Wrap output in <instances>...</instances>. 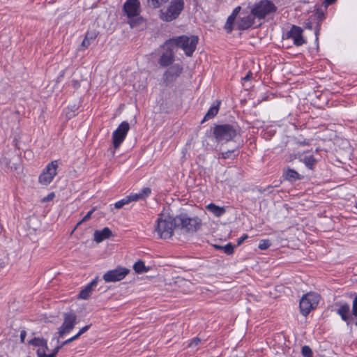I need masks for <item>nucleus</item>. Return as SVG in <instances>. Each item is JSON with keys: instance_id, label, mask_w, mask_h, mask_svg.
Returning a JSON list of instances; mask_svg holds the SVG:
<instances>
[{"instance_id": "b1692460", "label": "nucleus", "mask_w": 357, "mask_h": 357, "mask_svg": "<svg viewBox=\"0 0 357 357\" xmlns=\"http://www.w3.org/2000/svg\"><path fill=\"white\" fill-rule=\"evenodd\" d=\"M208 211L213 213L216 217H220L225 213V209L223 207H220L214 204H210L206 206Z\"/></svg>"}, {"instance_id": "6ab92c4d", "label": "nucleus", "mask_w": 357, "mask_h": 357, "mask_svg": "<svg viewBox=\"0 0 357 357\" xmlns=\"http://www.w3.org/2000/svg\"><path fill=\"white\" fill-rule=\"evenodd\" d=\"M10 94L11 91L8 84L0 81V102H6L10 98Z\"/></svg>"}, {"instance_id": "49530a36", "label": "nucleus", "mask_w": 357, "mask_h": 357, "mask_svg": "<svg viewBox=\"0 0 357 357\" xmlns=\"http://www.w3.org/2000/svg\"><path fill=\"white\" fill-rule=\"evenodd\" d=\"M80 336H81V335H80L79 333H77L75 335H74L73 337H70V340H72V342H73V341H74V340H75L78 339V338H79V337H80Z\"/></svg>"}, {"instance_id": "bb28decb", "label": "nucleus", "mask_w": 357, "mask_h": 357, "mask_svg": "<svg viewBox=\"0 0 357 357\" xmlns=\"http://www.w3.org/2000/svg\"><path fill=\"white\" fill-rule=\"evenodd\" d=\"M301 161L310 169H312L316 163V160L312 155H305L301 159Z\"/></svg>"}, {"instance_id": "2eb2a0df", "label": "nucleus", "mask_w": 357, "mask_h": 357, "mask_svg": "<svg viewBox=\"0 0 357 357\" xmlns=\"http://www.w3.org/2000/svg\"><path fill=\"white\" fill-rule=\"evenodd\" d=\"M335 305L338 307L336 310L337 314L349 325L354 317V315H351V312L350 313L349 304L344 302H336Z\"/></svg>"}, {"instance_id": "c9c22d12", "label": "nucleus", "mask_w": 357, "mask_h": 357, "mask_svg": "<svg viewBox=\"0 0 357 357\" xmlns=\"http://www.w3.org/2000/svg\"><path fill=\"white\" fill-rule=\"evenodd\" d=\"M351 315L357 317V295L354 297L352 302Z\"/></svg>"}, {"instance_id": "2f4dec72", "label": "nucleus", "mask_w": 357, "mask_h": 357, "mask_svg": "<svg viewBox=\"0 0 357 357\" xmlns=\"http://www.w3.org/2000/svg\"><path fill=\"white\" fill-rule=\"evenodd\" d=\"M96 211V207L93 208L91 211H89L87 214L77 224L75 228H77L79 225H81L82 222L88 221L91 217L93 213Z\"/></svg>"}, {"instance_id": "58836bf2", "label": "nucleus", "mask_w": 357, "mask_h": 357, "mask_svg": "<svg viewBox=\"0 0 357 357\" xmlns=\"http://www.w3.org/2000/svg\"><path fill=\"white\" fill-rule=\"evenodd\" d=\"M336 0H324L323 2V6H324V9H326V8L335 3Z\"/></svg>"}, {"instance_id": "f03ea898", "label": "nucleus", "mask_w": 357, "mask_h": 357, "mask_svg": "<svg viewBox=\"0 0 357 357\" xmlns=\"http://www.w3.org/2000/svg\"><path fill=\"white\" fill-rule=\"evenodd\" d=\"M278 7L275 3L270 0H260L255 3L251 10L250 15L253 18H256L259 20H273V15L276 13ZM251 17H248V20L242 19L241 22H250ZM253 21L254 19H252Z\"/></svg>"}, {"instance_id": "a211bd4d", "label": "nucleus", "mask_w": 357, "mask_h": 357, "mask_svg": "<svg viewBox=\"0 0 357 357\" xmlns=\"http://www.w3.org/2000/svg\"><path fill=\"white\" fill-rule=\"evenodd\" d=\"M98 278H96L94 280H93L89 284H88L84 289H82L79 294V298L82 299H87L94 288L96 287L98 284Z\"/></svg>"}, {"instance_id": "79ce46f5", "label": "nucleus", "mask_w": 357, "mask_h": 357, "mask_svg": "<svg viewBox=\"0 0 357 357\" xmlns=\"http://www.w3.org/2000/svg\"><path fill=\"white\" fill-rule=\"evenodd\" d=\"M26 335V333L25 331H22L20 333V340L22 342H24L25 337Z\"/></svg>"}, {"instance_id": "ea45409f", "label": "nucleus", "mask_w": 357, "mask_h": 357, "mask_svg": "<svg viewBox=\"0 0 357 357\" xmlns=\"http://www.w3.org/2000/svg\"><path fill=\"white\" fill-rule=\"evenodd\" d=\"M91 324L89 325H86L85 326H84L83 328H82L78 332L81 335L84 333L85 332H86L91 327Z\"/></svg>"}, {"instance_id": "412c9836", "label": "nucleus", "mask_w": 357, "mask_h": 357, "mask_svg": "<svg viewBox=\"0 0 357 357\" xmlns=\"http://www.w3.org/2000/svg\"><path fill=\"white\" fill-rule=\"evenodd\" d=\"M98 33L95 30L88 31L86 33L84 40L81 43L79 50H81L82 48H87L91 45V42L96 38Z\"/></svg>"}, {"instance_id": "dca6fc26", "label": "nucleus", "mask_w": 357, "mask_h": 357, "mask_svg": "<svg viewBox=\"0 0 357 357\" xmlns=\"http://www.w3.org/2000/svg\"><path fill=\"white\" fill-rule=\"evenodd\" d=\"M287 38H291L294 40V44L296 46L306 43V40L303 36V29L296 25H293L290 31L287 33Z\"/></svg>"}, {"instance_id": "09e8293b", "label": "nucleus", "mask_w": 357, "mask_h": 357, "mask_svg": "<svg viewBox=\"0 0 357 357\" xmlns=\"http://www.w3.org/2000/svg\"><path fill=\"white\" fill-rule=\"evenodd\" d=\"M318 31H319V29H317L316 31H315V34L317 36L318 34Z\"/></svg>"}, {"instance_id": "1a4fd4ad", "label": "nucleus", "mask_w": 357, "mask_h": 357, "mask_svg": "<svg viewBox=\"0 0 357 357\" xmlns=\"http://www.w3.org/2000/svg\"><path fill=\"white\" fill-rule=\"evenodd\" d=\"M63 322L58 329L59 337H63L65 335L68 334L77 324V315L75 312H66L63 314Z\"/></svg>"}, {"instance_id": "3c124183", "label": "nucleus", "mask_w": 357, "mask_h": 357, "mask_svg": "<svg viewBox=\"0 0 357 357\" xmlns=\"http://www.w3.org/2000/svg\"><path fill=\"white\" fill-rule=\"evenodd\" d=\"M355 207L357 208V203L356 204Z\"/></svg>"}, {"instance_id": "f3484780", "label": "nucleus", "mask_w": 357, "mask_h": 357, "mask_svg": "<svg viewBox=\"0 0 357 357\" xmlns=\"http://www.w3.org/2000/svg\"><path fill=\"white\" fill-rule=\"evenodd\" d=\"M151 192V190L150 188H143L139 193H132L128 196L129 199V202H137L140 199H144L147 197Z\"/></svg>"}, {"instance_id": "393cba45", "label": "nucleus", "mask_w": 357, "mask_h": 357, "mask_svg": "<svg viewBox=\"0 0 357 357\" xmlns=\"http://www.w3.org/2000/svg\"><path fill=\"white\" fill-rule=\"evenodd\" d=\"M220 102H218L216 105H213L212 107H211V108L208 110L207 113L204 116L202 123H203L205 121H207V120H208L210 119H212V118H213L214 116H216V114H218V110H219V105H220Z\"/></svg>"}, {"instance_id": "39448f33", "label": "nucleus", "mask_w": 357, "mask_h": 357, "mask_svg": "<svg viewBox=\"0 0 357 357\" xmlns=\"http://www.w3.org/2000/svg\"><path fill=\"white\" fill-rule=\"evenodd\" d=\"M183 0H172L167 8L161 10L160 18L166 22L176 20L184 8Z\"/></svg>"}, {"instance_id": "a878e982", "label": "nucleus", "mask_w": 357, "mask_h": 357, "mask_svg": "<svg viewBox=\"0 0 357 357\" xmlns=\"http://www.w3.org/2000/svg\"><path fill=\"white\" fill-rule=\"evenodd\" d=\"M133 268L137 273H146L149 270V268H146L144 261L141 260H139L134 264Z\"/></svg>"}, {"instance_id": "c85d7f7f", "label": "nucleus", "mask_w": 357, "mask_h": 357, "mask_svg": "<svg viewBox=\"0 0 357 357\" xmlns=\"http://www.w3.org/2000/svg\"><path fill=\"white\" fill-rule=\"evenodd\" d=\"M217 249H222L227 255H231L234 252V246L231 243H228L225 246L215 245Z\"/></svg>"}, {"instance_id": "e433bc0d", "label": "nucleus", "mask_w": 357, "mask_h": 357, "mask_svg": "<svg viewBox=\"0 0 357 357\" xmlns=\"http://www.w3.org/2000/svg\"><path fill=\"white\" fill-rule=\"evenodd\" d=\"M201 342V340L198 337L193 338L191 342L189 343L188 347H197L199 343Z\"/></svg>"}, {"instance_id": "4468645a", "label": "nucleus", "mask_w": 357, "mask_h": 357, "mask_svg": "<svg viewBox=\"0 0 357 357\" xmlns=\"http://www.w3.org/2000/svg\"><path fill=\"white\" fill-rule=\"evenodd\" d=\"M140 3L139 0H127L123 6V10L129 19L139 15Z\"/></svg>"}, {"instance_id": "a19ab883", "label": "nucleus", "mask_w": 357, "mask_h": 357, "mask_svg": "<svg viewBox=\"0 0 357 357\" xmlns=\"http://www.w3.org/2000/svg\"><path fill=\"white\" fill-rule=\"evenodd\" d=\"M54 197V193L52 192V193L49 194L47 197H44L43 199V202H48L50 200H52Z\"/></svg>"}, {"instance_id": "0eeeda50", "label": "nucleus", "mask_w": 357, "mask_h": 357, "mask_svg": "<svg viewBox=\"0 0 357 357\" xmlns=\"http://www.w3.org/2000/svg\"><path fill=\"white\" fill-rule=\"evenodd\" d=\"M319 301V296L316 293L305 294L300 301V310L303 315L307 316L310 311L315 308Z\"/></svg>"}, {"instance_id": "9d476101", "label": "nucleus", "mask_w": 357, "mask_h": 357, "mask_svg": "<svg viewBox=\"0 0 357 357\" xmlns=\"http://www.w3.org/2000/svg\"><path fill=\"white\" fill-rule=\"evenodd\" d=\"M183 72L180 63H174L167 68L162 75V81L166 86L172 85Z\"/></svg>"}, {"instance_id": "4c0bfd02", "label": "nucleus", "mask_w": 357, "mask_h": 357, "mask_svg": "<svg viewBox=\"0 0 357 357\" xmlns=\"http://www.w3.org/2000/svg\"><path fill=\"white\" fill-rule=\"evenodd\" d=\"M234 152V150H232V151H225V152H222L221 153L222 155V157L223 158H229L231 157V154Z\"/></svg>"}, {"instance_id": "37998d69", "label": "nucleus", "mask_w": 357, "mask_h": 357, "mask_svg": "<svg viewBox=\"0 0 357 357\" xmlns=\"http://www.w3.org/2000/svg\"><path fill=\"white\" fill-rule=\"evenodd\" d=\"M252 73L248 72V73L243 78L244 81H249L251 79L252 77Z\"/></svg>"}, {"instance_id": "473e14b6", "label": "nucleus", "mask_w": 357, "mask_h": 357, "mask_svg": "<svg viewBox=\"0 0 357 357\" xmlns=\"http://www.w3.org/2000/svg\"><path fill=\"white\" fill-rule=\"evenodd\" d=\"M129 203H130L129 199L128 198V196H127L125 198L122 199L121 200L116 202L114 204V206L116 208L119 209V208H122L124 205L128 204Z\"/></svg>"}, {"instance_id": "9b49d317", "label": "nucleus", "mask_w": 357, "mask_h": 357, "mask_svg": "<svg viewBox=\"0 0 357 357\" xmlns=\"http://www.w3.org/2000/svg\"><path fill=\"white\" fill-rule=\"evenodd\" d=\"M129 129V123L127 121H123L119 126L118 128L113 132L112 142L115 149H118L123 142Z\"/></svg>"}, {"instance_id": "ddd939ff", "label": "nucleus", "mask_w": 357, "mask_h": 357, "mask_svg": "<svg viewBox=\"0 0 357 357\" xmlns=\"http://www.w3.org/2000/svg\"><path fill=\"white\" fill-rule=\"evenodd\" d=\"M56 161L50 163L39 176V182L43 185L50 184L56 174Z\"/></svg>"}, {"instance_id": "8fccbe9b", "label": "nucleus", "mask_w": 357, "mask_h": 357, "mask_svg": "<svg viewBox=\"0 0 357 357\" xmlns=\"http://www.w3.org/2000/svg\"><path fill=\"white\" fill-rule=\"evenodd\" d=\"M259 25H260V24L257 26H254V28H257Z\"/></svg>"}, {"instance_id": "5701e85b", "label": "nucleus", "mask_w": 357, "mask_h": 357, "mask_svg": "<svg viewBox=\"0 0 357 357\" xmlns=\"http://www.w3.org/2000/svg\"><path fill=\"white\" fill-rule=\"evenodd\" d=\"M284 176L286 180L289 181H295L296 180L301 179V176L300 174L294 169H287L284 172Z\"/></svg>"}, {"instance_id": "f257e3e1", "label": "nucleus", "mask_w": 357, "mask_h": 357, "mask_svg": "<svg viewBox=\"0 0 357 357\" xmlns=\"http://www.w3.org/2000/svg\"><path fill=\"white\" fill-rule=\"evenodd\" d=\"M198 43V37L192 36H181L167 40L160 45L162 50L158 59V64L161 67H167L172 65L175 59V52L177 47L183 49L188 56H191L195 52Z\"/></svg>"}, {"instance_id": "6e6552de", "label": "nucleus", "mask_w": 357, "mask_h": 357, "mask_svg": "<svg viewBox=\"0 0 357 357\" xmlns=\"http://www.w3.org/2000/svg\"><path fill=\"white\" fill-rule=\"evenodd\" d=\"M29 344L38 347L37 350L38 357H55L59 349L61 348V346H57L52 353L47 354L46 351H47L49 349L45 340L34 337L29 340Z\"/></svg>"}, {"instance_id": "c03bdc74", "label": "nucleus", "mask_w": 357, "mask_h": 357, "mask_svg": "<svg viewBox=\"0 0 357 357\" xmlns=\"http://www.w3.org/2000/svg\"><path fill=\"white\" fill-rule=\"evenodd\" d=\"M247 238H248V235L245 234L243 236H242L241 238H240L238 240L237 244H238V245L241 244V243H242V242H243V241H245Z\"/></svg>"}, {"instance_id": "c756f323", "label": "nucleus", "mask_w": 357, "mask_h": 357, "mask_svg": "<svg viewBox=\"0 0 357 357\" xmlns=\"http://www.w3.org/2000/svg\"><path fill=\"white\" fill-rule=\"evenodd\" d=\"M314 16L319 21H322L325 19L324 9L318 8L314 13Z\"/></svg>"}, {"instance_id": "de8ad7c7", "label": "nucleus", "mask_w": 357, "mask_h": 357, "mask_svg": "<svg viewBox=\"0 0 357 357\" xmlns=\"http://www.w3.org/2000/svg\"><path fill=\"white\" fill-rule=\"evenodd\" d=\"M135 24L130 23V27H131V28H133Z\"/></svg>"}, {"instance_id": "a18cd8bd", "label": "nucleus", "mask_w": 357, "mask_h": 357, "mask_svg": "<svg viewBox=\"0 0 357 357\" xmlns=\"http://www.w3.org/2000/svg\"><path fill=\"white\" fill-rule=\"evenodd\" d=\"M70 342H72V340H70V338H69V339H68L67 340H66V341L63 342L61 343V344H60L59 346H61V347H63L64 345H66V344H69V343H70Z\"/></svg>"}, {"instance_id": "7c9ffc66", "label": "nucleus", "mask_w": 357, "mask_h": 357, "mask_svg": "<svg viewBox=\"0 0 357 357\" xmlns=\"http://www.w3.org/2000/svg\"><path fill=\"white\" fill-rule=\"evenodd\" d=\"M301 353L304 357H312L313 356L312 351L308 346H303L301 349Z\"/></svg>"}, {"instance_id": "aec40b11", "label": "nucleus", "mask_w": 357, "mask_h": 357, "mask_svg": "<svg viewBox=\"0 0 357 357\" xmlns=\"http://www.w3.org/2000/svg\"><path fill=\"white\" fill-rule=\"evenodd\" d=\"M94 240L97 243H100L112 236V231L108 227H105L102 230H96L94 232Z\"/></svg>"}, {"instance_id": "f704fd0d", "label": "nucleus", "mask_w": 357, "mask_h": 357, "mask_svg": "<svg viewBox=\"0 0 357 357\" xmlns=\"http://www.w3.org/2000/svg\"><path fill=\"white\" fill-rule=\"evenodd\" d=\"M151 6L154 8H158L169 0H149Z\"/></svg>"}, {"instance_id": "4be33fe9", "label": "nucleus", "mask_w": 357, "mask_h": 357, "mask_svg": "<svg viewBox=\"0 0 357 357\" xmlns=\"http://www.w3.org/2000/svg\"><path fill=\"white\" fill-rule=\"evenodd\" d=\"M252 24H225L223 29L227 33H231L234 29L245 30L251 26Z\"/></svg>"}, {"instance_id": "20e7f679", "label": "nucleus", "mask_w": 357, "mask_h": 357, "mask_svg": "<svg viewBox=\"0 0 357 357\" xmlns=\"http://www.w3.org/2000/svg\"><path fill=\"white\" fill-rule=\"evenodd\" d=\"M213 135L219 143H225L233 140L237 135V128L234 125H217L213 128Z\"/></svg>"}, {"instance_id": "7ed1b4c3", "label": "nucleus", "mask_w": 357, "mask_h": 357, "mask_svg": "<svg viewBox=\"0 0 357 357\" xmlns=\"http://www.w3.org/2000/svg\"><path fill=\"white\" fill-rule=\"evenodd\" d=\"M174 229H180L183 233H194L202 225V220L199 218H190L186 213H181L174 217Z\"/></svg>"}, {"instance_id": "cd10ccee", "label": "nucleus", "mask_w": 357, "mask_h": 357, "mask_svg": "<svg viewBox=\"0 0 357 357\" xmlns=\"http://www.w3.org/2000/svg\"><path fill=\"white\" fill-rule=\"evenodd\" d=\"M241 10V7L240 6L236 7L231 14L227 17L226 22H234L237 15L239 14L240 11Z\"/></svg>"}, {"instance_id": "423d86ee", "label": "nucleus", "mask_w": 357, "mask_h": 357, "mask_svg": "<svg viewBox=\"0 0 357 357\" xmlns=\"http://www.w3.org/2000/svg\"><path fill=\"white\" fill-rule=\"evenodd\" d=\"M174 229H175L174 218L168 217L165 219L159 218L157 220L155 231L160 238L165 239L170 238L173 234Z\"/></svg>"}, {"instance_id": "72a5a7b5", "label": "nucleus", "mask_w": 357, "mask_h": 357, "mask_svg": "<svg viewBox=\"0 0 357 357\" xmlns=\"http://www.w3.org/2000/svg\"><path fill=\"white\" fill-rule=\"evenodd\" d=\"M271 245V243L270 242L269 240H261L258 245V248L261 250H264L269 248Z\"/></svg>"}, {"instance_id": "f8f14e48", "label": "nucleus", "mask_w": 357, "mask_h": 357, "mask_svg": "<svg viewBox=\"0 0 357 357\" xmlns=\"http://www.w3.org/2000/svg\"><path fill=\"white\" fill-rule=\"evenodd\" d=\"M130 272V270L123 267H117L105 273L103 279L106 282H114L123 280Z\"/></svg>"}]
</instances>
